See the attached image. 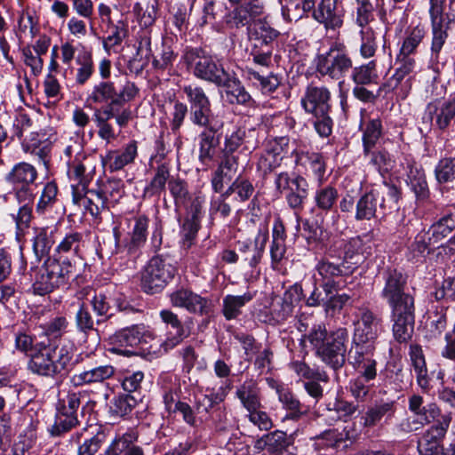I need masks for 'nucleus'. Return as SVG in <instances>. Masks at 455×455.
Returning <instances> with one entry per match:
<instances>
[{
  "mask_svg": "<svg viewBox=\"0 0 455 455\" xmlns=\"http://www.w3.org/2000/svg\"><path fill=\"white\" fill-rule=\"evenodd\" d=\"M75 352V345L67 339L41 340L35 344L28 370L42 377L61 378L71 371Z\"/></svg>",
  "mask_w": 455,
  "mask_h": 455,
  "instance_id": "2",
  "label": "nucleus"
},
{
  "mask_svg": "<svg viewBox=\"0 0 455 455\" xmlns=\"http://www.w3.org/2000/svg\"><path fill=\"white\" fill-rule=\"evenodd\" d=\"M159 315L166 325L171 326L176 331L174 334L170 332L166 339L161 344L163 349L167 352L180 344L190 335V327L186 323H182L178 315L169 309L161 310Z\"/></svg>",
  "mask_w": 455,
  "mask_h": 455,
  "instance_id": "24",
  "label": "nucleus"
},
{
  "mask_svg": "<svg viewBox=\"0 0 455 455\" xmlns=\"http://www.w3.org/2000/svg\"><path fill=\"white\" fill-rule=\"evenodd\" d=\"M383 288L380 297L388 304L390 308H395L414 304V298L405 292L406 278L396 269H387L383 274Z\"/></svg>",
  "mask_w": 455,
  "mask_h": 455,
  "instance_id": "10",
  "label": "nucleus"
},
{
  "mask_svg": "<svg viewBox=\"0 0 455 455\" xmlns=\"http://www.w3.org/2000/svg\"><path fill=\"white\" fill-rule=\"evenodd\" d=\"M132 227L128 233L129 237L122 241L118 227L113 228L115 239V250L113 254L120 255V258L136 257L139 251L145 244L148 238L149 219L145 215H139L131 220Z\"/></svg>",
  "mask_w": 455,
  "mask_h": 455,
  "instance_id": "8",
  "label": "nucleus"
},
{
  "mask_svg": "<svg viewBox=\"0 0 455 455\" xmlns=\"http://www.w3.org/2000/svg\"><path fill=\"white\" fill-rule=\"evenodd\" d=\"M78 68L76 72V83L84 85L94 73V63L90 52H80L76 58Z\"/></svg>",
  "mask_w": 455,
  "mask_h": 455,
  "instance_id": "52",
  "label": "nucleus"
},
{
  "mask_svg": "<svg viewBox=\"0 0 455 455\" xmlns=\"http://www.w3.org/2000/svg\"><path fill=\"white\" fill-rule=\"evenodd\" d=\"M331 92L326 86L310 84L307 86L300 103L308 114L328 113L331 108Z\"/></svg>",
  "mask_w": 455,
  "mask_h": 455,
  "instance_id": "18",
  "label": "nucleus"
},
{
  "mask_svg": "<svg viewBox=\"0 0 455 455\" xmlns=\"http://www.w3.org/2000/svg\"><path fill=\"white\" fill-rule=\"evenodd\" d=\"M453 23L451 17H443L437 19H431L432 27V54L438 57L445 41L448 37V30L451 29V25Z\"/></svg>",
  "mask_w": 455,
  "mask_h": 455,
  "instance_id": "41",
  "label": "nucleus"
},
{
  "mask_svg": "<svg viewBox=\"0 0 455 455\" xmlns=\"http://www.w3.org/2000/svg\"><path fill=\"white\" fill-rule=\"evenodd\" d=\"M139 433L130 428L123 434H118L105 450L104 455H144L143 449L137 445Z\"/></svg>",
  "mask_w": 455,
  "mask_h": 455,
  "instance_id": "23",
  "label": "nucleus"
},
{
  "mask_svg": "<svg viewBox=\"0 0 455 455\" xmlns=\"http://www.w3.org/2000/svg\"><path fill=\"white\" fill-rule=\"evenodd\" d=\"M115 374V368L112 365H100L92 369L75 373L70 381L75 387L103 382Z\"/></svg>",
  "mask_w": 455,
  "mask_h": 455,
  "instance_id": "34",
  "label": "nucleus"
},
{
  "mask_svg": "<svg viewBox=\"0 0 455 455\" xmlns=\"http://www.w3.org/2000/svg\"><path fill=\"white\" fill-rule=\"evenodd\" d=\"M308 195L309 185L307 180L300 175H295L291 190L285 195L289 207L294 211L302 210Z\"/></svg>",
  "mask_w": 455,
  "mask_h": 455,
  "instance_id": "39",
  "label": "nucleus"
},
{
  "mask_svg": "<svg viewBox=\"0 0 455 455\" xmlns=\"http://www.w3.org/2000/svg\"><path fill=\"white\" fill-rule=\"evenodd\" d=\"M170 299L173 307H183L190 313L199 315L208 313V300L189 290L180 289L172 292Z\"/></svg>",
  "mask_w": 455,
  "mask_h": 455,
  "instance_id": "25",
  "label": "nucleus"
},
{
  "mask_svg": "<svg viewBox=\"0 0 455 455\" xmlns=\"http://www.w3.org/2000/svg\"><path fill=\"white\" fill-rule=\"evenodd\" d=\"M267 240L268 230L264 228L258 230L253 243L250 240L237 242L238 251L251 268H255L260 263Z\"/></svg>",
  "mask_w": 455,
  "mask_h": 455,
  "instance_id": "20",
  "label": "nucleus"
},
{
  "mask_svg": "<svg viewBox=\"0 0 455 455\" xmlns=\"http://www.w3.org/2000/svg\"><path fill=\"white\" fill-rule=\"evenodd\" d=\"M137 405V399L132 395H119L113 398L110 411L113 415L124 417L132 412Z\"/></svg>",
  "mask_w": 455,
  "mask_h": 455,
  "instance_id": "60",
  "label": "nucleus"
},
{
  "mask_svg": "<svg viewBox=\"0 0 455 455\" xmlns=\"http://www.w3.org/2000/svg\"><path fill=\"white\" fill-rule=\"evenodd\" d=\"M350 72H352L351 78L355 84L369 85L377 84L379 78L375 60L352 68Z\"/></svg>",
  "mask_w": 455,
  "mask_h": 455,
  "instance_id": "49",
  "label": "nucleus"
},
{
  "mask_svg": "<svg viewBox=\"0 0 455 455\" xmlns=\"http://www.w3.org/2000/svg\"><path fill=\"white\" fill-rule=\"evenodd\" d=\"M339 198V192L336 188L327 185L320 187L314 195L315 207L324 212H331L335 206Z\"/></svg>",
  "mask_w": 455,
  "mask_h": 455,
  "instance_id": "46",
  "label": "nucleus"
},
{
  "mask_svg": "<svg viewBox=\"0 0 455 455\" xmlns=\"http://www.w3.org/2000/svg\"><path fill=\"white\" fill-rule=\"evenodd\" d=\"M84 246L83 235L79 232L67 234L56 247L58 255L73 254L79 256Z\"/></svg>",
  "mask_w": 455,
  "mask_h": 455,
  "instance_id": "58",
  "label": "nucleus"
},
{
  "mask_svg": "<svg viewBox=\"0 0 455 455\" xmlns=\"http://www.w3.org/2000/svg\"><path fill=\"white\" fill-rule=\"evenodd\" d=\"M37 178L36 169L30 164L21 162L15 164L6 180L14 186L30 187Z\"/></svg>",
  "mask_w": 455,
  "mask_h": 455,
  "instance_id": "42",
  "label": "nucleus"
},
{
  "mask_svg": "<svg viewBox=\"0 0 455 455\" xmlns=\"http://www.w3.org/2000/svg\"><path fill=\"white\" fill-rule=\"evenodd\" d=\"M385 194L395 203L399 199V191L395 186L385 184L383 188H372L357 200L355 219L357 221L371 220L385 215Z\"/></svg>",
  "mask_w": 455,
  "mask_h": 455,
  "instance_id": "6",
  "label": "nucleus"
},
{
  "mask_svg": "<svg viewBox=\"0 0 455 455\" xmlns=\"http://www.w3.org/2000/svg\"><path fill=\"white\" fill-rule=\"evenodd\" d=\"M315 269L316 271L315 282L320 283L327 295L342 288L339 278L348 273V268L344 266V263L331 260V255L322 258L315 265Z\"/></svg>",
  "mask_w": 455,
  "mask_h": 455,
  "instance_id": "14",
  "label": "nucleus"
},
{
  "mask_svg": "<svg viewBox=\"0 0 455 455\" xmlns=\"http://www.w3.org/2000/svg\"><path fill=\"white\" fill-rule=\"evenodd\" d=\"M454 228L455 219L451 215H447L433 224L427 233L430 234L434 244L437 245L442 240L451 235Z\"/></svg>",
  "mask_w": 455,
  "mask_h": 455,
  "instance_id": "57",
  "label": "nucleus"
},
{
  "mask_svg": "<svg viewBox=\"0 0 455 455\" xmlns=\"http://www.w3.org/2000/svg\"><path fill=\"white\" fill-rule=\"evenodd\" d=\"M267 381L268 386L277 394L278 400L285 410L298 409V407L304 405L291 390L283 384L273 379H267Z\"/></svg>",
  "mask_w": 455,
  "mask_h": 455,
  "instance_id": "54",
  "label": "nucleus"
},
{
  "mask_svg": "<svg viewBox=\"0 0 455 455\" xmlns=\"http://www.w3.org/2000/svg\"><path fill=\"white\" fill-rule=\"evenodd\" d=\"M348 331L346 328H339L331 331L325 345L316 352L321 360L333 370L340 369L346 362V343Z\"/></svg>",
  "mask_w": 455,
  "mask_h": 455,
  "instance_id": "12",
  "label": "nucleus"
},
{
  "mask_svg": "<svg viewBox=\"0 0 455 455\" xmlns=\"http://www.w3.org/2000/svg\"><path fill=\"white\" fill-rule=\"evenodd\" d=\"M264 443L272 455H282L291 444V438L283 431H275L265 435Z\"/></svg>",
  "mask_w": 455,
  "mask_h": 455,
  "instance_id": "53",
  "label": "nucleus"
},
{
  "mask_svg": "<svg viewBox=\"0 0 455 455\" xmlns=\"http://www.w3.org/2000/svg\"><path fill=\"white\" fill-rule=\"evenodd\" d=\"M183 58L188 69L196 78L212 83L215 85L222 83L221 79L228 72L221 63L216 61L211 55L199 48L187 50Z\"/></svg>",
  "mask_w": 455,
  "mask_h": 455,
  "instance_id": "7",
  "label": "nucleus"
},
{
  "mask_svg": "<svg viewBox=\"0 0 455 455\" xmlns=\"http://www.w3.org/2000/svg\"><path fill=\"white\" fill-rule=\"evenodd\" d=\"M217 132L203 131L199 134V160L206 164L213 159L215 148L219 144Z\"/></svg>",
  "mask_w": 455,
  "mask_h": 455,
  "instance_id": "51",
  "label": "nucleus"
},
{
  "mask_svg": "<svg viewBox=\"0 0 455 455\" xmlns=\"http://www.w3.org/2000/svg\"><path fill=\"white\" fill-rule=\"evenodd\" d=\"M221 80L222 83L218 84L217 86L225 88L230 104L249 105L252 100L250 93L235 76L227 72Z\"/></svg>",
  "mask_w": 455,
  "mask_h": 455,
  "instance_id": "28",
  "label": "nucleus"
},
{
  "mask_svg": "<svg viewBox=\"0 0 455 455\" xmlns=\"http://www.w3.org/2000/svg\"><path fill=\"white\" fill-rule=\"evenodd\" d=\"M75 204L83 206L93 218L98 219L103 210L107 208V200L99 189H84L75 192L72 196Z\"/></svg>",
  "mask_w": 455,
  "mask_h": 455,
  "instance_id": "26",
  "label": "nucleus"
},
{
  "mask_svg": "<svg viewBox=\"0 0 455 455\" xmlns=\"http://www.w3.org/2000/svg\"><path fill=\"white\" fill-rule=\"evenodd\" d=\"M39 134L31 133L29 139L22 142V148L26 153L38 158V162L48 169L51 159L52 143L46 139H39Z\"/></svg>",
  "mask_w": 455,
  "mask_h": 455,
  "instance_id": "35",
  "label": "nucleus"
},
{
  "mask_svg": "<svg viewBox=\"0 0 455 455\" xmlns=\"http://www.w3.org/2000/svg\"><path fill=\"white\" fill-rule=\"evenodd\" d=\"M238 169V160L236 156H226L219 164L217 170L213 172L211 183L212 189L220 193L225 183L230 182L235 177Z\"/></svg>",
  "mask_w": 455,
  "mask_h": 455,
  "instance_id": "31",
  "label": "nucleus"
},
{
  "mask_svg": "<svg viewBox=\"0 0 455 455\" xmlns=\"http://www.w3.org/2000/svg\"><path fill=\"white\" fill-rule=\"evenodd\" d=\"M236 6L227 16V23L235 28L249 27L265 17L266 7L262 0H228Z\"/></svg>",
  "mask_w": 455,
  "mask_h": 455,
  "instance_id": "11",
  "label": "nucleus"
},
{
  "mask_svg": "<svg viewBox=\"0 0 455 455\" xmlns=\"http://www.w3.org/2000/svg\"><path fill=\"white\" fill-rule=\"evenodd\" d=\"M138 155V147L135 140L131 141L121 150L109 151L106 158L108 162L110 172L122 170L124 166L134 162Z\"/></svg>",
  "mask_w": 455,
  "mask_h": 455,
  "instance_id": "36",
  "label": "nucleus"
},
{
  "mask_svg": "<svg viewBox=\"0 0 455 455\" xmlns=\"http://www.w3.org/2000/svg\"><path fill=\"white\" fill-rule=\"evenodd\" d=\"M339 0H321L313 11L314 19L323 24L326 29H338L343 25V10L338 5Z\"/></svg>",
  "mask_w": 455,
  "mask_h": 455,
  "instance_id": "21",
  "label": "nucleus"
},
{
  "mask_svg": "<svg viewBox=\"0 0 455 455\" xmlns=\"http://www.w3.org/2000/svg\"><path fill=\"white\" fill-rule=\"evenodd\" d=\"M14 197L18 210L11 217L15 223L17 233H23L30 227L33 220L35 195L30 187L15 186Z\"/></svg>",
  "mask_w": 455,
  "mask_h": 455,
  "instance_id": "16",
  "label": "nucleus"
},
{
  "mask_svg": "<svg viewBox=\"0 0 455 455\" xmlns=\"http://www.w3.org/2000/svg\"><path fill=\"white\" fill-rule=\"evenodd\" d=\"M75 352V345L67 339L41 340L35 344L28 370L42 377L61 378L71 371Z\"/></svg>",
  "mask_w": 455,
  "mask_h": 455,
  "instance_id": "1",
  "label": "nucleus"
},
{
  "mask_svg": "<svg viewBox=\"0 0 455 455\" xmlns=\"http://www.w3.org/2000/svg\"><path fill=\"white\" fill-rule=\"evenodd\" d=\"M435 179L439 183H449L455 180V157H443L435 168Z\"/></svg>",
  "mask_w": 455,
  "mask_h": 455,
  "instance_id": "63",
  "label": "nucleus"
},
{
  "mask_svg": "<svg viewBox=\"0 0 455 455\" xmlns=\"http://www.w3.org/2000/svg\"><path fill=\"white\" fill-rule=\"evenodd\" d=\"M163 160L164 155L151 157V164L156 162L157 166L153 179L144 188L143 196L145 198L160 196L161 193L165 190L166 182L170 178V165L166 162H163Z\"/></svg>",
  "mask_w": 455,
  "mask_h": 455,
  "instance_id": "27",
  "label": "nucleus"
},
{
  "mask_svg": "<svg viewBox=\"0 0 455 455\" xmlns=\"http://www.w3.org/2000/svg\"><path fill=\"white\" fill-rule=\"evenodd\" d=\"M148 339H153V334L146 331L142 325L124 328L109 337L110 351L117 355L130 356L132 354V348L147 343Z\"/></svg>",
  "mask_w": 455,
  "mask_h": 455,
  "instance_id": "13",
  "label": "nucleus"
},
{
  "mask_svg": "<svg viewBox=\"0 0 455 455\" xmlns=\"http://www.w3.org/2000/svg\"><path fill=\"white\" fill-rule=\"evenodd\" d=\"M425 35L426 30L424 27L420 25L409 28L405 32L399 53L407 56H413L425 37Z\"/></svg>",
  "mask_w": 455,
  "mask_h": 455,
  "instance_id": "47",
  "label": "nucleus"
},
{
  "mask_svg": "<svg viewBox=\"0 0 455 455\" xmlns=\"http://www.w3.org/2000/svg\"><path fill=\"white\" fill-rule=\"evenodd\" d=\"M409 356L411 367L415 374L419 387L427 391L430 387V377L422 347L419 345L410 346Z\"/></svg>",
  "mask_w": 455,
  "mask_h": 455,
  "instance_id": "29",
  "label": "nucleus"
},
{
  "mask_svg": "<svg viewBox=\"0 0 455 455\" xmlns=\"http://www.w3.org/2000/svg\"><path fill=\"white\" fill-rule=\"evenodd\" d=\"M123 105L108 103L106 106L96 108L92 115L99 138L107 143L116 140L117 134L113 125L109 123L110 119L115 118L118 126L125 127L132 118V110L129 108H122Z\"/></svg>",
  "mask_w": 455,
  "mask_h": 455,
  "instance_id": "9",
  "label": "nucleus"
},
{
  "mask_svg": "<svg viewBox=\"0 0 455 455\" xmlns=\"http://www.w3.org/2000/svg\"><path fill=\"white\" fill-rule=\"evenodd\" d=\"M447 325L446 315L442 312H436L430 316L425 325V338L428 340H434L439 338Z\"/></svg>",
  "mask_w": 455,
  "mask_h": 455,
  "instance_id": "61",
  "label": "nucleus"
},
{
  "mask_svg": "<svg viewBox=\"0 0 455 455\" xmlns=\"http://www.w3.org/2000/svg\"><path fill=\"white\" fill-rule=\"evenodd\" d=\"M235 395L247 411L261 407L260 389L257 381L252 379H248L238 386Z\"/></svg>",
  "mask_w": 455,
  "mask_h": 455,
  "instance_id": "33",
  "label": "nucleus"
},
{
  "mask_svg": "<svg viewBox=\"0 0 455 455\" xmlns=\"http://www.w3.org/2000/svg\"><path fill=\"white\" fill-rule=\"evenodd\" d=\"M256 295V291H248L243 295H226L222 300V314L230 321L236 319L242 314V308L251 302Z\"/></svg>",
  "mask_w": 455,
  "mask_h": 455,
  "instance_id": "38",
  "label": "nucleus"
},
{
  "mask_svg": "<svg viewBox=\"0 0 455 455\" xmlns=\"http://www.w3.org/2000/svg\"><path fill=\"white\" fill-rule=\"evenodd\" d=\"M303 165L308 174H312L317 183L322 185L325 180L326 164L323 156L318 153L307 154Z\"/></svg>",
  "mask_w": 455,
  "mask_h": 455,
  "instance_id": "55",
  "label": "nucleus"
},
{
  "mask_svg": "<svg viewBox=\"0 0 455 455\" xmlns=\"http://www.w3.org/2000/svg\"><path fill=\"white\" fill-rule=\"evenodd\" d=\"M176 271L171 258L163 255L154 256L141 270L142 290L150 294L161 291L172 280Z\"/></svg>",
  "mask_w": 455,
  "mask_h": 455,
  "instance_id": "5",
  "label": "nucleus"
},
{
  "mask_svg": "<svg viewBox=\"0 0 455 455\" xmlns=\"http://www.w3.org/2000/svg\"><path fill=\"white\" fill-rule=\"evenodd\" d=\"M425 115L430 119L432 126L444 131L455 119V100L430 102Z\"/></svg>",
  "mask_w": 455,
  "mask_h": 455,
  "instance_id": "22",
  "label": "nucleus"
},
{
  "mask_svg": "<svg viewBox=\"0 0 455 455\" xmlns=\"http://www.w3.org/2000/svg\"><path fill=\"white\" fill-rule=\"evenodd\" d=\"M282 16L289 22L298 21L314 11L315 0H281Z\"/></svg>",
  "mask_w": 455,
  "mask_h": 455,
  "instance_id": "37",
  "label": "nucleus"
},
{
  "mask_svg": "<svg viewBox=\"0 0 455 455\" xmlns=\"http://www.w3.org/2000/svg\"><path fill=\"white\" fill-rule=\"evenodd\" d=\"M314 63L320 77L337 81L339 86L344 84L345 77L353 68L352 58L341 44H333L325 52L317 54Z\"/></svg>",
  "mask_w": 455,
  "mask_h": 455,
  "instance_id": "4",
  "label": "nucleus"
},
{
  "mask_svg": "<svg viewBox=\"0 0 455 455\" xmlns=\"http://www.w3.org/2000/svg\"><path fill=\"white\" fill-rule=\"evenodd\" d=\"M375 347L373 344H354L348 354V362L358 376L375 379L377 376V362L373 357Z\"/></svg>",
  "mask_w": 455,
  "mask_h": 455,
  "instance_id": "17",
  "label": "nucleus"
},
{
  "mask_svg": "<svg viewBox=\"0 0 455 455\" xmlns=\"http://www.w3.org/2000/svg\"><path fill=\"white\" fill-rule=\"evenodd\" d=\"M412 76L401 72L395 68L394 75L384 83L380 90L386 92H395L399 97L404 99L411 89Z\"/></svg>",
  "mask_w": 455,
  "mask_h": 455,
  "instance_id": "43",
  "label": "nucleus"
},
{
  "mask_svg": "<svg viewBox=\"0 0 455 455\" xmlns=\"http://www.w3.org/2000/svg\"><path fill=\"white\" fill-rule=\"evenodd\" d=\"M189 120L204 131L219 132L223 127V122L212 113L211 105L190 108Z\"/></svg>",
  "mask_w": 455,
  "mask_h": 455,
  "instance_id": "32",
  "label": "nucleus"
},
{
  "mask_svg": "<svg viewBox=\"0 0 455 455\" xmlns=\"http://www.w3.org/2000/svg\"><path fill=\"white\" fill-rule=\"evenodd\" d=\"M55 227H43L35 228V236L33 239V250L40 259L47 255L54 243Z\"/></svg>",
  "mask_w": 455,
  "mask_h": 455,
  "instance_id": "44",
  "label": "nucleus"
},
{
  "mask_svg": "<svg viewBox=\"0 0 455 455\" xmlns=\"http://www.w3.org/2000/svg\"><path fill=\"white\" fill-rule=\"evenodd\" d=\"M355 321L354 344H372L381 329V318L368 307H360Z\"/></svg>",
  "mask_w": 455,
  "mask_h": 455,
  "instance_id": "15",
  "label": "nucleus"
},
{
  "mask_svg": "<svg viewBox=\"0 0 455 455\" xmlns=\"http://www.w3.org/2000/svg\"><path fill=\"white\" fill-rule=\"evenodd\" d=\"M395 412V403L394 402H385L375 404L374 406L368 409L365 415L363 417V425L365 427H373L384 416H391Z\"/></svg>",
  "mask_w": 455,
  "mask_h": 455,
  "instance_id": "56",
  "label": "nucleus"
},
{
  "mask_svg": "<svg viewBox=\"0 0 455 455\" xmlns=\"http://www.w3.org/2000/svg\"><path fill=\"white\" fill-rule=\"evenodd\" d=\"M279 35L280 33L272 28L264 17L254 23L252 44L273 45Z\"/></svg>",
  "mask_w": 455,
  "mask_h": 455,
  "instance_id": "50",
  "label": "nucleus"
},
{
  "mask_svg": "<svg viewBox=\"0 0 455 455\" xmlns=\"http://www.w3.org/2000/svg\"><path fill=\"white\" fill-rule=\"evenodd\" d=\"M443 437H437L429 429L422 435L418 443V451L420 455H437L441 451L440 443Z\"/></svg>",
  "mask_w": 455,
  "mask_h": 455,
  "instance_id": "64",
  "label": "nucleus"
},
{
  "mask_svg": "<svg viewBox=\"0 0 455 455\" xmlns=\"http://www.w3.org/2000/svg\"><path fill=\"white\" fill-rule=\"evenodd\" d=\"M116 89L113 82L101 81L93 85L87 100L94 104H103L115 100Z\"/></svg>",
  "mask_w": 455,
  "mask_h": 455,
  "instance_id": "48",
  "label": "nucleus"
},
{
  "mask_svg": "<svg viewBox=\"0 0 455 455\" xmlns=\"http://www.w3.org/2000/svg\"><path fill=\"white\" fill-rule=\"evenodd\" d=\"M58 187L55 182L50 181L45 184L36 204V212L44 214L46 211L52 208L57 201Z\"/></svg>",
  "mask_w": 455,
  "mask_h": 455,
  "instance_id": "62",
  "label": "nucleus"
},
{
  "mask_svg": "<svg viewBox=\"0 0 455 455\" xmlns=\"http://www.w3.org/2000/svg\"><path fill=\"white\" fill-rule=\"evenodd\" d=\"M79 157L68 163V176L71 182L72 196L86 189L92 180V176L86 172V168Z\"/></svg>",
  "mask_w": 455,
  "mask_h": 455,
  "instance_id": "40",
  "label": "nucleus"
},
{
  "mask_svg": "<svg viewBox=\"0 0 455 455\" xmlns=\"http://www.w3.org/2000/svg\"><path fill=\"white\" fill-rule=\"evenodd\" d=\"M414 304L391 308L393 334L396 341L403 343L411 339L414 327Z\"/></svg>",
  "mask_w": 455,
  "mask_h": 455,
  "instance_id": "19",
  "label": "nucleus"
},
{
  "mask_svg": "<svg viewBox=\"0 0 455 455\" xmlns=\"http://www.w3.org/2000/svg\"><path fill=\"white\" fill-rule=\"evenodd\" d=\"M374 379L357 376L349 381L348 390L358 402H365L371 397L372 386L369 384Z\"/></svg>",
  "mask_w": 455,
  "mask_h": 455,
  "instance_id": "59",
  "label": "nucleus"
},
{
  "mask_svg": "<svg viewBox=\"0 0 455 455\" xmlns=\"http://www.w3.org/2000/svg\"><path fill=\"white\" fill-rule=\"evenodd\" d=\"M76 267L69 259L48 258L36 274L33 290L36 294L45 295L63 288L75 276Z\"/></svg>",
  "mask_w": 455,
  "mask_h": 455,
  "instance_id": "3",
  "label": "nucleus"
},
{
  "mask_svg": "<svg viewBox=\"0 0 455 455\" xmlns=\"http://www.w3.org/2000/svg\"><path fill=\"white\" fill-rule=\"evenodd\" d=\"M440 415V409L435 403H429L422 406L419 411L414 413L413 417L403 419L400 427L404 432H412L419 429L424 425L429 424Z\"/></svg>",
  "mask_w": 455,
  "mask_h": 455,
  "instance_id": "30",
  "label": "nucleus"
},
{
  "mask_svg": "<svg viewBox=\"0 0 455 455\" xmlns=\"http://www.w3.org/2000/svg\"><path fill=\"white\" fill-rule=\"evenodd\" d=\"M407 183L418 199H425L428 196V188L424 171L414 165L407 166Z\"/></svg>",
  "mask_w": 455,
  "mask_h": 455,
  "instance_id": "45",
  "label": "nucleus"
}]
</instances>
